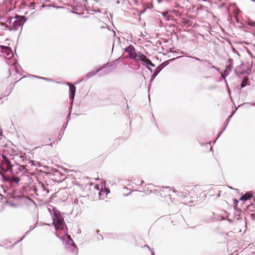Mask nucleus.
<instances>
[{"mask_svg":"<svg viewBox=\"0 0 255 255\" xmlns=\"http://www.w3.org/2000/svg\"><path fill=\"white\" fill-rule=\"evenodd\" d=\"M236 18L237 21L238 22V18L237 15L236 16Z\"/></svg>","mask_w":255,"mask_h":255,"instance_id":"nucleus-19","label":"nucleus"},{"mask_svg":"<svg viewBox=\"0 0 255 255\" xmlns=\"http://www.w3.org/2000/svg\"><path fill=\"white\" fill-rule=\"evenodd\" d=\"M248 78L247 76L244 77L241 84V88H244L248 84Z\"/></svg>","mask_w":255,"mask_h":255,"instance_id":"nucleus-11","label":"nucleus"},{"mask_svg":"<svg viewBox=\"0 0 255 255\" xmlns=\"http://www.w3.org/2000/svg\"><path fill=\"white\" fill-rule=\"evenodd\" d=\"M10 26V30H17L21 27L25 20L23 16H17L8 20Z\"/></svg>","mask_w":255,"mask_h":255,"instance_id":"nucleus-1","label":"nucleus"},{"mask_svg":"<svg viewBox=\"0 0 255 255\" xmlns=\"http://www.w3.org/2000/svg\"><path fill=\"white\" fill-rule=\"evenodd\" d=\"M125 52L128 53L129 56L131 59L136 60H138V57L140 56V54H141L140 53H139L138 54L136 53L134 47L132 45H130L127 47L125 49Z\"/></svg>","mask_w":255,"mask_h":255,"instance_id":"nucleus-5","label":"nucleus"},{"mask_svg":"<svg viewBox=\"0 0 255 255\" xmlns=\"http://www.w3.org/2000/svg\"><path fill=\"white\" fill-rule=\"evenodd\" d=\"M248 24H249V25H250L251 26L255 27V21H251V20H250L248 22Z\"/></svg>","mask_w":255,"mask_h":255,"instance_id":"nucleus-14","label":"nucleus"},{"mask_svg":"<svg viewBox=\"0 0 255 255\" xmlns=\"http://www.w3.org/2000/svg\"><path fill=\"white\" fill-rule=\"evenodd\" d=\"M194 187L195 189L196 188V186H194Z\"/></svg>","mask_w":255,"mask_h":255,"instance_id":"nucleus-21","label":"nucleus"},{"mask_svg":"<svg viewBox=\"0 0 255 255\" xmlns=\"http://www.w3.org/2000/svg\"><path fill=\"white\" fill-rule=\"evenodd\" d=\"M2 159L0 164L1 170L3 172H12V168L10 161L6 156L3 155H2Z\"/></svg>","mask_w":255,"mask_h":255,"instance_id":"nucleus-3","label":"nucleus"},{"mask_svg":"<svg viewBox=\"0 0 255 255\" xmlns=\"http://www.w3.org/2000/svg\"><path fill=\"white\" fill-rule=\"evenodd\" d=\"M20 158L22 159V161H24V156H21L20 157Z\"/></svg>","mask_w":255,"mask_h":255,"instance_id":"nucleus-17","label":"nucleus"},{"mask_svg":"<svg viewBox=\"0 0 255 255\" xmlns=\"http://www.w3.org/2000/svg\"><path fill=\"white\" fill-rule=\"evenodd\" d=\"M27 163L25 164L24 163L20 165V167L22 170L25 169V170L28 171L31 170V167L34 165L33 161L27 160Z\"/></svg>","mask_w":255,"mask_h":255,"instance_id":"nucleus-7","label":"nucleus"},{"mask_svg":"<svg viewBox=\"0 0 255 255\" xmlns=\"http://www.w3.org/2000/svg\"><path fill=\"white\" fill-rule=\"evenodd\" d=\"M94 190H95V192L94 193V194H97L100 196L101 193V190H100L99 187L97 185L95 186L94 187Z\"/></svg>","mask_w":255,"mask_h":255,"instance_id":"nucleus-13","label":"nucleus"},{"mask_svg":"<svg viewBox=\"0 0 255 255\" xmlns=\"http://www.w3.org/2000/svg\"><path fill=\"white\" fill-rule=\"evenodd\" d=\"M102 28L104 29L106 32H109V29L106 27H102Z\"/></svg>","mask_w":255,"mask_h":255,"instance_id":"nucleus-15","label":"nucleus"},{"mask_svg":"<svg viewBox=\"0 0 255 255\" xmlns=\"http://www.w3.org/2000/svg\"><path fill=\"white\" fill-rule=\"evenodd\" d=\"M0 49L1 53L3 54L7 58H10L12 56V52L9 47L0 45Z\"/></svg>","mask_w":255,"mask_h":255,"instance_id":"nucleus-6","label":"nucleus"},{"mask_svg":"<svg viewBox=\"0 0 255 255\" xmlns=\"http://www.w3.org/2000/svg\"><path fill=\"white\" fill-rule=\"evenodd\" d=\"M138 60L142 61L146 64L149 65L152 67L154 66V65L152 63V62L143 54H140V56L138 57Z\"/></svg>","mask_w":255,"mask_h":255,"instance_id":"nucleus-8","label":"nucleus"},{"mask_svg":"<svg viewBox=\"0 0 255 255\" xmlns=\"http://www.w3.org/2000/svg\"><path fill=\"white\" fill-rule=\"evenodd\" d=\"M51 139L50 138H48V140L46 141V144H49L50 141H51Z\"/></svg>","mask_w":255,"mask_h":255,"instance_id":"nucleus-16","label":"nucleus"},{"mask_svg":"<svg viewBox=\"0 0 255 255\" xmlns=\"http://www.w3.org/2000/svg\"><path fill=\"white\" fill-rule=\"evenodd\" d=\"M2 134V130L0 128V136Z\"/></svg>","mask_w":255,"mask_h":255,"instance_id":"nucleus-18","label":"nucleus"},{"mask_svg":"<svg viewBox=\"0 0 255 255\" xmlns=\"http://www.w3.org/2000/svg\"><path fill=\"white\" fill-rule=\"evenodd\" d=\"M252 197V194H250L249 193H246L241 198V200L247 201L250 199Z\"/></svg>","mask_w":255,"mask_h":255,"instance_id":"nucleus-12","label":"nucleus"},{"mask_svg":"<svg viewBox=\"0 0 255 255\" xmlns=\"http://www.w3.org/2000/svg\"><path fill=\"white\" fill-rule=\"evenodd\" d=\"M182 26L188 27L192 25V22L187 18H183L181 20Z\"/></svg>","mask_w":255,"mask_h":255,"instance_id":"nucleus-9","label":"nucleus"},{"mask_svg":"<svg viewBox=\"0 0 255 255\" xmlns=\"http://www.w3.org/2000/svg\"><path fill=\"white\" fill-rule=\"evenodd\" d=\"M35 190L37 195L47 194L49 192L48 189L45 187L44 184L39 181L35 184Z\"/></svg>","mask_w":255,"mask_h":255,"instance_id":"nucleus-4","label":"nucleus"},{"mask_svg":"<svg viewBox=\"0 0 255 255\" xmlns=\"http://www.w3.org/2000/svg\"><path fill=\"white\" fill-rule=\"evenodd\" d=\"M185 190H186V191H188V189H185Z\"/></svg>","mask_w":255,"mask_h":255,"instance_id":"nucleus-22","label":"nucleus"},{"mask_svg":"<svg viewBox=\"0 0 255 255\" xmlns=\"http://www.w3.org/2000/svg\"><path fill=\"white\" fill-rule=\"evenodd\" d=\"M53 223L56 230H63L65 227L64 221L60 215L54 214L53 217Z\"/></svg>","mask_w":255,"mask_h":255,"instance_id":"nucleus-2","label":"nucleus"},{"mask_svg":"<svg viewBox=\"0 0 255 255\" xmlns=\"http://www.w3.org/2000/svg\"><path fill=\"white\" fill-rule=\"evenodd\" d=\"M69 89L70 91V99H73L75 95L76 87L75 86L72 84L69 85Z\"/></svg>","mask_w":255,"mask_h":255,"instance_id":"nucleus-10","label":"nucleus"},{"mask_svg":"<svg viewBox=\"0 0 255 255\" xmlns=\"http://www.w3.org/2000/svg\"><path fill=\"white\" fill-rule=\"evenodd\" d=\"M189 193H187V192H185V194L186 195H187V194H188V195H189Z\"/></svg>","mask_w":255,"mask_h":255,"instance_id":"nucleus-20","label":"nucleus"}]
</instances>
